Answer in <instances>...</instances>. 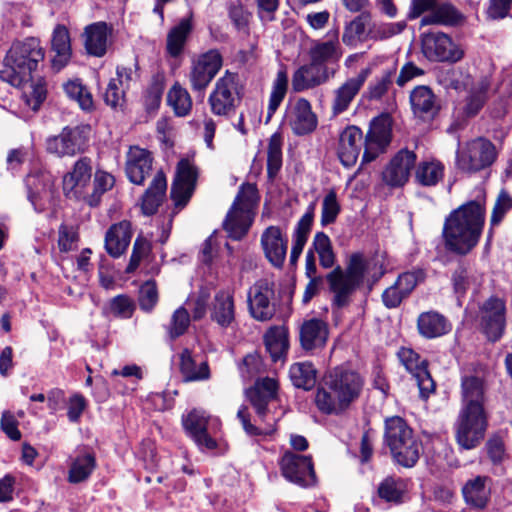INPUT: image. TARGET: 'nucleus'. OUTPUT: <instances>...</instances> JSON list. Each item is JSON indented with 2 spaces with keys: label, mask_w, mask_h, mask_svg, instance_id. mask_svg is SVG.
<instances>
[{
  "label": "nucleus",
  "mask_w": 512,
  "mask_h": 512,
  "mask_svg": "<svg viewBox=\"0 0 512 512\" xmlns=\"http://www.w3.org/2000/svg\"><path fill=\"white\" fill-rule=\"evenodd\" d=\"M485 222V208L479 201H469L453 210L445 219L443 238L447 250L466 255L478 243Z\"/></svg>",
  "instance_id": "1"
},
{
  "label": "nucleus",
  "mask_w": 512,
  "mask_h": 512,
  "mask_svg": "<svg viewBox=\"0 0 512 512\" xmlns=\"http://www.w3.org/2000/svg\"><path fill=\"white\" fill-rule=\"evenodd\" d=\"M363 386L364 379L358 372L335 367L325 376L324 386L317 389L316 406L324 414L339 415L360 397Z\"/></svg>",
  "instance_id": "2"
},
{
  "label": "nucleus",
  "mask_w": 512,
  "mask_h": 512,
  "mask_svg": "<svg viewBox=\"0 0 512 512\" xmlns=\"http://www.w3.org/2000/svg\"><path fill=\"white\" fill-rule=\"evenodd\" d=\"M278 384L273 378H262L246 392L247 397L255 410L260 424H252L247 406L242 405L237 412V418L248 436H271L276 431V419L269 418V405L276 400Z\"/></svg>",
  "instance_id": "3"
},
{
  "label": "nucleus",
  "mask_w": 512,
  "mask_h": 512,
  "mask_svg": "<svg viewBox=\"0 0 512 512\" xmlns=\"http://www.w3.org/2000/svg\"><path fill=\"white\" fill-rule=\"evenodd\" d=\"M44 57L45 51L37 38L30 37L15 42L4 58L0 79L14 87H20L31 80L32 72Z\"/></svg>",
  "instance_id": "4"
},
{
  "label": "nucleus",
  "mask_w": 512,
  "mask_h": 512,
  "mask_svg": "<svg viewBox=\"0 0 512 512\" xmlns=\"http://www.w3.org/2000/svg\"><path fill=\"white\" fill-rule=\"evenodd\" d=\"M366 271L367 262L364 256L354 253L350 256L346 269L338 265L326 275L329 290L333 294V307L341 309L351 303L353 294L363 284Z\"/></svg>",
  "instance_id": "5"
},
{
  "label": "nucleus",
  "mask_w": 512,
  "mask_h": 512,
  "mask_svg": "<svg viewBox=\"0 0 512 512\" xmlns=\"http://www.w3.org/2000/svg\"><path fill=\"white\" fill-rule=\"evenodd\" d=\"M384 442L398 464L410 468L419 460L422 443L403 418L393 416L385 420Z\"/></svg>",
  "instance_id": "6"
},
{
  "label": "nucleus",
  "mask_w": 512,
  "mask_h": 512,
  "mask_svg": "<svg viewBox=\"0 0 512 512\" xmlns=\"http://www.w3.org/2000/svg\"><path fill=\"white\" fill-rule=\"evenodd\" d=\"M488 427L484 407H463L455 422L457 443L466 450L477 447L485 437Z\"/></svg>",
  "instance_id": "7"
},
{
  "label": "nucleus",
  "mask_w": 512,
  "mask_h": 512,
  "mask_svg": "<svg viewBox=\"0 0 512 512\" xmlns=\"http://www.w3.org/2000/svg\"><path fill=\"white\" fill-rule=\"evenodd\" d=\"M420 25H457L463 19L462 14L450 2L439 0H411L407 12L408 20H415L420 16Z\"/></svg>",
  "instance_id": "8"
},
{
  "label": "nucleus",
  "mask_w": 512,
  "mask_h": 512,
  "mask_svg": "<svg viewBox=\"0 0 512 512\" xmlns=\"http://www.w3.org/2000/svg\"><path fill=\"white\" fill-rule=\"evenodd\" d=\"M240 103L238 76L227 70L222 77L217 79L208 97L210 110L215 116L230 118L236 113Z\"/></svg>",
  "instance_id": "9"
},
{
  "label": "nucleus",
  "mask_w": 512,
  "mask_h": 512,
  "mask_svg": "<svg viewBox=\"0 0 512 512\" xmlns=\"http://www.w3.org/2000/svg\"><path fill=\"white\" fill-rule=\"evenodd\" d=\"M497 158L495 145L484 138L468 142L457 151V167L467 173H475L491 166Z\"/></svg>",
  "instance_id": "10"
},
{
  "label": "nucleus",
  "mask_w": 512,
  "mask_h": 512,
  "mask_svg": "<svg viewBox=\"0 0 512 512\" xmlns=\"http://www.w3.org/2000/svg\"><path fill=\"white\" fill-rule=\"evenodd\" d=\"M281 475L290 483L301 488H311L317 484L312 457L286 451L279 459Z\"/></svg>",
  "instance_id": "11"
},
{
  "label": "nucleus",
  "mask_w": 512,
  "mask_h": 512,
  "mask_svg": "<svg viewBox=\"0 0 512 512\" xmlns=\"http://www.w3.org/2000/svg\"><path fill=\"white\" fill-rule=\"evenodd\" d=\"M248 311L256 321L271 320L276 313L275 284L269 279L257 280L247 293Z\"/></svg>",
  "instance_id": "12"
},
{
  "label": "nucleus",
  "mask_w": 512,
  "mask_h": 512,
  "mask_svg": "<svg viewBox=\"0 0 512 512\" xmlns=\"http://www.w3.org/2000/svg\"><path fill=\"white\" fill-rule=\"evenodd\" d=\"M392 124V117L388 113H382L370 121L364 139L362 163L372 162L386 151L392 139Z\"/></svg>",
  "instance_id": "13"
},
{
  "label": "nucleus",
  "mask_w": 512,
  "mask_h": 512,
  "mask_svg": "<svg viewBox=\"0 0 512 512\" xmlns=\"http://www.w3.org/2000/svg\"><path fill=\"white\" fill-rule=\"evenodd\" d=\"M422 52L430 61L456 63L464 57V50L443 32L431 31L422 37Z\"/></svg>",
  "instance_id": "14"
},
{
  "label": "nucleus",
  "mask_w": 512,
  "mask_h": 512,
  "mask_svg": "<svg viewBox=\"0 0 512 512\" xmlns=\"http://www.w3.org/2000/svg\"><path fill=\"white\" fill-rule=\"evenodd\" d=\"M223 65V58L216 49L200 54L192 60L188 79L195 92H204Z\"/></svg>",
  "instance_id": "15"
},
{
  "label": "nucleus",
  "mask_w": 512,
  "mask_h": 512,
  "mask_svg": "<svg viewBox=\"0 0 512 512\" xmlns=\"http://www.w3.org/2000/svg\"><path fill=\"white\" fill-rule=\"evenodd\" d=\"M92 160L89 157L79 158L71 171L63 177L64 195L71 200L83 201L91 189Z\"/></svg>",
  "instance_id": "16"
},
{
  "label": "nucleus",
  "mask_w": 512,
  "mask_h": 512,
  "mask_svg": "<svg viewBox=\"0 0 512 512\" xmlns=\"http://www.w3.org/2000/svg\"><path fill=\"white\" fill-rule=\"evenodd\" d=\"M480 325L487 338L499 340L506 327V305L499 297L491 296L480 307Z\"/></svg>",
  "instance_id": "17"
},
{
  "label": "nucleus",
  "mask_w": 512,
  "mask_h": 512,
  "mask_svg": "<svg viewBox=\"0 0 512 512\" xmlns=\"http://www.w3.org/2000/svg\"><path fill=\"white\" fill-rule=\"evenodd\" d=\"M86 131L83 126L64 127L59 135L47 139V151L61 157L83 151L88 141Z\"/></svg>",
  "instance_id": "18"
},
{
  "label": "nucleus",
  "mask_w": 512,
  "mask_h": 512,
  "mask_svg": "<svg viewBox=\"0 0 512 512\" xmlns=\"http://www.w3.org/2000/svg\"><path fill=\"white\" fill-rule=\"evenodd\" d=\"M197 177V169L188 159L178 162L171 186V198L176 208L182 209L187 205L193 195Z\"/></svg>",
  "instance_id": "19"
},
{
  "label": "nucleus",
  "mask_w": 512,
  "mask_h": 512,
  "mask_svg": "<svg viewBox=\"0 0 512 512\" xmlns=\"http://www.w3.org/2000/svg\"><path fill=\"white\" fill-rule=\"evenodd\" d=\"M398 357L415 378L421 398L427 399L435 391V382L428 371L427 361L410 348H401Z\"/></svg>",
  "instance_id": "20"
},
{
  "label": "nucleus",
  "mask_w": 512,
  "mask_h": 512,
  "mask_svg": "<svg viewBox=\"0 0 512 512\" xmlns=\"http://www.w3.org/2000/svg\"><path fill=\"white\" fill-rule=\"evenodd\" d=\"M417 156L414 151L408 149L399 150L389 161L382 179L390 187H402L407 183L412 169L416 167Z\"/></svg>",
  "instance_id": "21"
},
{
  "label": "nucleus",
  "mask_w": 512,
  "mask_h": 512,
  "mask_svg": "<svg viewBox=\"0 0 512 512\" xmlns=\"http://www.w3.org/2000/svg\"><path fill=\"white\" fill-rule=\"evenodd\" d=\"M370 73V68L361 69L356 76L347 78L339 87L334 89L331 101V112L334 116H338L349 109Z\"/></svg>",
  "instance_id": "22"
},
{
  "label": "nucleus",
  "mask_w": 512,
  "mask_h": 512,
  "mask_svg": "<svg viewBox=\"0 0 512 512\" xmlns=\"http://www.w3.org/2000/svg\"><path fill=\"white\" fill-rule=\"evenodd\" d=\"M211 418L204 410L193 409L183 415L182 424L186 433L201 450H214L217 442L208 433Z\"/></svg>",
  "instance_id": "23"
},
{
  "label": "nucleus",
  "mask_w": 512,
  "mask_h": 512,
  "mask_svg": "<svg viewBox=\"0 0 512 512\" xmlns=\"http://www.w3.org/2000/svg\"><path fill=\"white\" fill-rule=\"evenodd\" d=\"M326 41L313 40L308 50L309 60L318 65L336 64L343 55L339 42V29L333 28L326 34Z\"/></svg>",
  "instance_id": "24"
},
{
  "label": "nucleus",
  "mask_w": 512,
  "mask_h": 512,
  "mask_svg": "<svg viewBox=\"0 0 512 512\" xmlns=\"http://www.w3.org/2000/svg\"><path fill=\"white\" fill-rule=\"evenodd\" d=\"M335 70L325 65H318L309 60L308 64L299 67L292 76V87L295 92H302L326 83L334 77Z\"/></svg>",
  "instance_id": "25"
},
{
  "label": "nucleus",
  "mask_w": 512,
  "mask_h": 512,
  "mask_svg": "<svg viewBox=\"0 0 512 512\" xmlns=\"http://www.w3.org/2000/svg\"><path fill=\"white\" fill-rule=\"evenodd\" d=\"M261 247L267 260L276 268H282L287 255L288 239L278 226L267 227L261 235Z\"/></svg>",
  "instance_id": "26"
},
{
  "label": "nucleus",
  "mask_w": 512,
  "mask_h": 512,
  "mask_svg": "<svg viewBox=\"0 0 512 512\" xmlns=\"http://www.w3.org/2000/svg\"><path fill=\"white\" fill-rule=\"evenodd\" d=\"M362 130L355 126H347L339 136L337 154L343 166L349 168L356 164L362 147H364Z\"/></svg>",
  "instance_id": "27"
},
{
  "label": "nucleus",
  "mask_w": 512,
  "mask_h": 512,
  "mask_svg": "<svg viewBox=\"0 0 512 512\" xmlns=\"http://www.w3.org/2000/svg\"><path fill=\"white\" fill-rule=\"evenodd\" d=\"M413 115L424 121H432L440 111V103L437 96L428 86H417L409 96Z\"/></svg>",
  "instance_id": "28"
},
{
  "label": "nucleus",
  "mask_w": 512,
  "mask_h": 512,
  "mask_svg": "<svg viewBox=\"0 0 512 512\" xmlns=\"http://www.w3.org/2000/svg\"><path fill=\"white\" fill-rule=\"evenodd\" d=\"M152 162L153 158L149 151L138 146L130 147L125 166L129 181L135 185H143L151 174Z\"/></svg>",
  "instance_id": "29"
},
{
  "label": "nucleus",
  "mask_w": 512,
  "mask_h": 512,
  "mask_svg": "<svg viewBox=\"0 0 512 512\" xmlns=\"http://www.w3.org/2000/svg\"><path fill=\"white\" fill-rule=\"evenodd\" d=\"M97 466L95 452L86 446L76 450L75 456L70 457L67 480L71 484L87 481Z\"/></svg>",
  "instance_id": "30"
},
{
  "label": "nucleus",
  "mask_w": 512,
  "mask_h": 512,
  "mask_svg": "<svg viewBox=\"0 0 512 512\" xmlns=\"http://www.w3.org/2000/svg\"><path fill=\"white\" fill-rule=\"evenodd\" d=\"M236 307L234 300V291L230 289H220L213 297L210 306V318L221 328H228L235 321Z\"/></svg>",
  "instance_id": "31"
},
{
  "label": "nucleus",
  "mask_w": 512,
  "mask_h": 512,
  "mask_svg": "<svg viewBox=\"0 0 512 512\" xmlns=\"http://www.w3.org/2000/svg\"><path fill=\"white\" fill-rule=\"evenodd\" d=\"M317 122L310 102L304 98L298 99L288 115V123L294 134L302 136L313 132Z\"/></svg>",
  "instance_id": "32"
},
{
  "label": "nucleus",
  "mask_w": 512,
  "mask_h": 512,
  "mask_svg": "<svg viewBox=\"0 0 512 512\" xmlns=\"http://www.w3.org/2000/svg\"><path fill=\"white\" fill-rule=\"evenodd\" d=\"M485 380L478 373H465L461 377V406L484 407Z\"/></svg>",
  "instance_id": "33"
},
{
  "label": "nucleus",
  "mask_w": 512,
  "mask_h": 512,
  "mask_svg": "<svg viewBox=\"0 0 512 512\" xmlns=\"http://www.w3.org/2000/svg\"><path fill=\"white\" fill-rule=\"evenodd\" d=\"M417 329L425 339H436L449 334L452 323L443 314L430 310L422 312L417 318Z\"/></svg>",
  "instance_id": "34"
},
{
  "label": "nucleus",
  "mask_w": 512,
  "mask_h": 512,
  "mask_svg": "<svg viewBox=\"0 0 512 512\" xmlns=\"http://www.w3.org/2000/svg\"><path fill=\"white\" fill-rule=\"evenodd\" d=\"M491 479L488 476L478 475L466 481L462 487L465 503L476 509H484L491 496Z\"/></svg>",
  "instance_id": "35"
},
{
  "label": "nucleus",
  "mask_w": 512,
  "mask_h": 512,
  "mask_svg": "<svg viewBox=\"0 0 512 512\" xmlns=\"http://www.w3.org/2000/svg\"><path fill=\"white\" fill-rule=\"evenodd\" d=\"M316 204L312 202L307 207L305 213L297 222L292 235V247L290 252V263L295 265L302 254L304 246L307 243L312 229Z\"/></svg>",
  "instance_id": "36"
},
{
  "label": "nucleus",
  "mask_w": 512,
  "mask_h": 512,
  "mask_svg": "<svg viewBox=\"0 0 512 512\" xmlns=\"http://www.w3.org/2000/svg\"><path fill=\"white\" fill-rule=\"evenodd\" d=\"M112 33L111 27L105 22H96L85 27L84 45L87 53L95 57H103L108 48V38Z\"/></svg>",
  "instance_id": "37"
},
{
  "label": "nucleus",
  "mask_w": 512,
  "mask_h": 512,
  "mask_svg": "<svg viewBox=\"0 0 512 512\" xmlns=\"http://www.w3.org/2000/svg\"><path fill=\"white\" fill-rule=\"evenodd\" d=\"M454 293L460 299L470 290L478 292L483 283V274L470 265L460 264L452 274Z\"/></svg>",
  "instance_id": "38"
},
{
  "label": "nucleus",
  "mask_w": 512,
  "mask_h": 512,
  "mask_svg": "<svg viewBox=\"0 0 512 512\" xmlns=\"http://www.w3.org/2000/svg\"><path fill=\"white\" fill-rule=\"evenodd\" d=\"M132 238L131 224L123 220L113 224L105 235V249L107 253L117 258L128 248Z\"/></svg>",
  "instance_id": "39"
},
{
  "label": "nucleus",
  "mask_w": 512,
  "mask_h": 512,
  "mask_svg": "<svg viewBox=\"0 0 512 512\" xmlns=\"http://www.w3.org/2000/svg\"><path fill=\"white\" fill-rule=\"evenodd\" d=\"M180 372L186 382H199L209 380L211 372L206 360L198 361L190 349L185 348L179 354Z\"/></svg>",
  "instance_id": "40"
},
{
  "label": "nucleus",
  "mask_w": 512,
  "mask_h": 512,
  "mask_svg": "<svg viewBox=\"0 0 512 512\" xmlns=\"http://www.w3.org/2000/svg\"><path fill=\"white\" fill-rule=\"evenodd\" d=\"M51 49L55 53L51 61L52 67L59 71L67 65L72 55L70 34L65 25L55 26L52 33Z\"/></svg>",
  "instance_id": "41"
},
{
  "label": "nucleus",
  "mask_w": 512,
  "mask_h": 512,
  "mask_svg": "<svg viewBox=\"0 0 512 512\" xmlns=\"http://www.w3.org/2000/svg\"><path fill=\"white\" fill-rule=\"evenodd\" d=\"M327 336V326L319 319L305 321L300 330V341L305 350H312L323 346L327 340Z\"/></svg>",
  "instance_id": "42"
},
{
  "label": "nucleus",
  "mask_w": 512,
  "mask_h": 512,
  "mask_svg": "<svg viewBox=\"0 0 512 512\" xmlns=\"http://www.w3.org/2000/svg\"><path fill=\"white\" fill-rule=\"evenodd\" d=\"M167 190L166 176L163 171H158L142 197V210L145 215H153L162 202Z\"/></svg>",
  "instance_id": "43"
},
{
  "label": "nucleus",
  "mask_w": 512,
  "mask_h": 512,
  "mask_svg": "<svg viewBox=\"0 0 512 512\" xmlns=\"http://www.w3.org/2000/svg\"><path fill=\"white\" fill-rule=\"evenodd\" d=\"M250 225L251 220L249 219L248 212L243 207H237L236 202H233L223 223L229 237L234 240H240L247 234Z\"/></svg>",
  "instance_id": "44"
},
{
  "label": "nucleus",
  "mask_w": 512,
  "mask_h": 512,
  "mask_svg": "<svg viewBox=\"0 0 512 512\" xmlns=\"http://www.w3.org/2000/svg\"><path fill=\"white\" fill-rule=\"evenodd\" d=\"M445 166L437 159L423 160L415 167V181L424 187L436 186L444 177Z\"/></svg>",
  "instance_id": "45"
},
{
  "label": "nucleus",
  "mask_w": 512,
  "mask_h": 512,
  "mask_svg": "<svg viewBox=\"0 0 512 512\" xmlns=\"http://www.w3.org/2000/svg\"><path fill=\"white\" fill-rule=\"evenodd\" d=\"M371 20V14L367 11L361 12L353 20L346 23L342 34V42L351 48L364 42L366 27Z\"/></svg>",
  "instance_id": "46"
},
{
  "label": "nucleus",
  "mask_w": 512,
  "mask_h": 512,
  "mask_svg": "<svg viewBox=\"0 0 512 512\" xmlns=\"http://www.w3.org/2000/svg\"><path fill=\"white\" fill-rule=\"evenodd\" d=\"M192 31L190 18H183L174 26L167 35L166 50L171 57H178L183 52L184 46Z\"/></svg>",
  "instance_id": "47"
},
{
  "label": "nucleus",
  "mask_w": 512,
  "mask_h": 512,
  "mask_svg": "<svg viewBox=\"0 0 512 512\" xmlns=\"http://www.w3.org/2000/svg\"><path fill=\"white\" fill-rule=\"evenodd\" d=\"M265 347L273 362L282 359L288 349V335L284 327H271L264 337Z\"/></svg>",
  "instance_id": "48"
},
{
  "label": "nucleus",
  "mask_w": 512,
  "mask_h": 512,
  "mask_svg": "<svg viewBox=\"0 0 512 512\" xmlns=\"http://www.w3.org/2000/svg\"><path fill=\"white\" fill-rule=\"evenodd\" d=\"M115 178L112 174L97 170L94 175V180L91 182V189L88 190L84 203L90 207H96L100 204L102 196L113 188Z\"/></svg>",
  "instance_id": "49"
},
{
  "label": "nucleus",
  "mask_w": 512,
  "mask_h": 512,
  "mask_svg": "<svg viewBox=\"0 0 512 512\" xmlns=\"http://www.w3.org/2000/svg\"><path fill=\"white\" fill-rule=\"evenodd\" d=\"M489 88L490 80L488 77H481L473 83L464 108L467 116H475L483 108L487 100Z\"/></svg>",
  "instance_id": "50"
},
{
  "label": "nucleus",
  "mask_w": 512,
  "mask_h": 512,
  "mask_svg": "<svg viewBox=\"0 0 512 512\" xmlns=\"http://www.w3.org/2000/svg\"><path fill=\"white\" fill-rule=\"evenodd\" d=\"M317 372L311 362H298L291 365L289 377L296 388L312 389L316 384Z\"/></svg>",
  "instance_id": "51"
},
{
  "label": "nucleus",
  "mask_w": 512,
  "mask_h": 512,
  "mask_svg": "<svg viewBox=\"0 0 512 512\" xmlns=\"http://www.w3.org/2000/svg\"><path fill=\"white\" fill-rule=\"evenodd\" d=\"M288 90V74L285 68L278 70L273 80L267 107V122L283 102Z\"/></svg>",
  "instance_id": "52"
},
{
  "label": "nucleus",
  "mask_w": 512,
  "mask_h": 512,
  "mask_svg": "<svg viewBox=\"0 0 512 512\" xmlns=\"http://www.w3.org/2000/svg\"><path fill=\"white\" fill-rule=\"evenodd\" d=\"M27 190V199L38 213L43 212L46 208L43 201V194L46 193V184L43 176L39 173H30L24 179Z\"/></svg>",
  "instance_id": "53"
},
{
  "label": "nucleus",
  "mask_w": 512,
  "mask_h": 512,
  "mask_svg": "<svg viewBox=\"0 0 512 512\" xmlns=\"http://www.w3.org/2000/svg\"><path fill=\"white\" fill-rule=\"evenodd\" d=\"M167 103L178 117H185L192 110V98L187 89L178 82L169 89Z\"/></svg>",
  "instance_id": "54"
},
{
  "label": "nucleus",
  "mask_w": 512,
  "mask_h": 512,
  "mask_svg": "<svg viewBox=\"0 0 512 512\" xmlns=\"http://www.w3.org/2000/svg\"><path fill=\"white\" fill-rule=\"evenodd\" d=\"M397 73L396 65L384 69L382 73L369 83L367 98L369 100H380L390 89Z\"/></svg>",
  "instance_id": "55"
},
{
  "label": "nucleus",
  "mask_w": 512,
  "mask_h": 512,
  "mask_svg": "<svg viewBox=\"0 0 512 512\" xmlns=\"http://www.w3.org/2000/svg\"><path fill=\"white\" fill-rule=\"evenodd\" d=\"M190 323L191 318L187 309L183 306L177 308L173 312L169 323L164 326L167 338L170 341H175L179 337L183 336L187 332Z\"/></svg>",
  "instance_id": "56"
},
{
  "label": "nucleus",
  "mask_w": 512,
  "mask_h": 512,
  "mask_svg": "<svg viewBox=\"0 0 512 512\" xmlns=\"http://www.w3.org/2000/svg\"><path fill=\"white\" fill-rule=\"evenodd\" d=\"M312 248L319 256L320 265L324 269L332 268L336 257L330 238L324 232H317L314 236Z\"/></svg>",
  "instance_id": "57"
},
{
  "label": "nucleus",
  "mask_w": 512,
  "mask_h": 512,
  "mask_svg": "<svg viewBox=\"0 0 512 512\" xmlns=\"http://www.w3.org/2000/svg\"><path fill=\"white\" fill-rule=\"evenodd\" d=\"M282 167V136L274 133L269 139L267 151V173L270 178L276 176Z\"/></svg>",
  "instance_id": "58"
},
{
  "label": "nucleus",
  "mask_w": 512,
  "mask_h": 512,
  "mask_svg": "<svg viewBox=\"0 0 512 512\" xmlns=\"http://www.w3.org/2000/svg\"><path fill=\"white\" fill-rule=\"evenodd\" d=\"M164 89V77L162 75L153 76L144 94V106L147 112L151 113L159 108Z\"/></svg>",
  "instance_id": "59"
},
{
  "label": "nucleus",
  "mask_w": 512,
  "mask_h": 512,
  "mask_svg": "<svg viewBox=\"0 0 512 512\" xmlns=\"http://www.w3.org/2000/svg\"><path fill=\"white\" fill-rule=\"evenodd\" d=\"M405 493V485L402 480L388 477L378 487V495L386 502L399 504Z\"/></svg>",
  "instance_id": "60"
},
{
  "label": "nucleus",
  "mask_w": 512,
  "mask_h": 512,
  "mask_svg": "<svg viewBox=\"0 0 512 512\" xmlns=\"http://www.w3.org/2000/svg\"><path fill=\"white\" fill-rule=\"evenodd\" d=\"M63 88L67 96L77 101L81 109L88 111L93 107L91 93L79 80H70Z\"/></svg>",
  "instance_id": "61"
},
{
  "label": "nucleus",
  "mask_w": 512,
  "mask_h": 512,
  "mask_svg": "<svg viewBox=\"0 0 512 512\" xmlns=\"http://www.w3.org/2000/svg\"><path fill=\"white\" fill-rule=\"evenodd\" d=\"M512 208V197L509 195V193L506 190H501L500 193L497 196V199L495 201L491 218H490V230L488 233V241L492 237V229L495 226H498L502 220L504 219L505 215L509 210Z\"/></svg>",
  "instance_id": "62"
},
{
  "label": "nucleus",
  "mask_w": 512,
  "mask_h": 512,
  "mask_svg": "<svg viewBox=\"0 0 512 512\" xmlns=\"http://www.w3.org/2000/svg\"><path fill=\"white\" fill-rule=\"evenodd\" d=\"M405 28V21L383 22L374 24L373 27L369 29L368 35L374 40H385L401 34Z\"/></svg>",
  "instance_id": "63"
},
{
  "label": "nucleus",
  "mask_w": 512,
  "mask_h": 512,
  "mask_svg": "<svg viewBox=\"0 0 512 512\" xmlns=\"http://www.w3.org/2000/svg\"><path fill=\"white\" fill-rule=\"evenodd\" d=\"M341 211L340 204L337 200V194L334 190H330L324 197L321 209V225L327 226L336 221Z\"/></svg>",
  "instance_id": "64"
}]
</instances>
